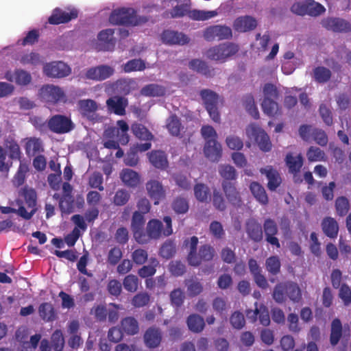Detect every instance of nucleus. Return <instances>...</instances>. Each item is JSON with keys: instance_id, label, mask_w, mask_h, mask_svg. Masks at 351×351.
I'll return each instance as SVG.
<instances>
[{"instance_id": "31", "label": "nucleus", "mask_w": 351, "mask_h": 351, "mask_svg": "<svg viewBox=\"0 0 351 351\" xmlns=\"http://www.w3.org/2000/svg\"><path fill=\"white\" fill-rule=\"evenodd\" d=\"M245 230L247 236L254 242H260L263 239V228L255 219H249L245 223Z\"/></svg>"}, {"instance_id": "53", "label": "nucleus", "mask_w": 351, "mask_h": 351, "mask_svg": "<svg viewBox=\"0 0 351 351\" xmlns=\"http://www.w3.org/2000/svg\"><path fill=\"white\" fill-rule=\"evenodd\" d=\"M64 338L61 330L56 329L51 335V344L54 351H62L64 346Z\"/></svg>"}, {"instance_id": "24", "label": "nucleus", "mask_w": 351, "mask_h": 351, "mask_svg": "<svg viewBox=\"0 0 351 351\" xmlns=\"http://www.w3.org/2000/svg\"><path fill=\"white\" fill-rule=\"evenodd\" d=\"M248 267L256 285L262 289H266L269 287V284L265 276L262 274V269L257 261L254 258H250Z\"/></svg>"}, {"instance_id": "1", "label": "nucleus", "mask_w": 351, "mask_h": 351, "mask_svg": "<svg viewBox=\"0 0 351 351\" xmlns=\"http://www.w3.org/2000/svg\"><path fill=\"white\" fill-rule=\"evenodd\" d=\"M163 221L165 223V227L159 219H152L149 220L147 224L146 230L142 234L138 243L146 244L152 239H158L161 236L168 237L171 235L173 233L171 217H164Z\"/></svg>"}, {"instance_id": "40", "label": "nucleus", "mask_w": 351, "mask_h": 351, "mask_svg": "<svg viewBox=\"0 0 351 351\" xmlns=\"http://www.w3.org/2000/svg\"><path fill=\"white\" fill-rule=\"evenodd\" d=\"M38 313L45 322H53L56 319V313L53 305L49 302L42 303L38 307Z\"/></svg>"}, {"instance_id": "63", "label": "nucleus", "mask_w": 351, "mask_h": 351, "mask_svg": "<svg viewBox=\"0 0 351 351\" xmlns=\"http://www.w3.org/2000/svg\"><path fill=\"white\" fill-rule=\"evenodd\" d=\"M188 200L182 197H176L172 202V208L178 214H184L189 210Z\"/></svg>"}, {"instance_id": "56", "label": "nucleus", "mask_w": 351, "mask_h": 351, "mask_svg": "<svg viewBox=\"0 0 351 351\" xmlns=\"http://www.w3.org/2000/svg\"><path fill=\"white\" fill-rule=\"evenodd\" d=\"M176 252V246L174 241H166L160 249V255L166 259L171 258Z\"/></svg>"}, {"instance_id": "55", "label": "nucleus", "mask_w": 351, "mask_h": 351, "mask_svg": "<svg viewBox=\"0 0 351 351\" xmlns=\"http://www.w3.org/2000/svg\"><path fill=\"white\" fill-rule=\"evenodd\" d=\"M194 195L199 202H206L210 196V189L204 184H196L194 186Z\"/></svg>"}, {"instance_id": "59", "label": "nucleus", "mask_w": 351, "mask_h": 351, "mask_svg": "<svg viewBox=\"0 0 351 351\" xmlns=\"http://www.w3.org/2000/svg\"><path fill=\"white\" fill-rule=\"evenodd\" d=\"M105 135L106 137H112L115 135L118 137V142L123 145H127L130 141L129 135L128 132H120L118 129L115 127L110 128L105 131Z\"/></svg>"}, {"instance_id": "33", "label": "nucleus", "mask_w": 351, "mask_h": 351, "mask_svg": "<svg viewBox=\"0 0 351 351\" xmlns=\"http://www.w3.org/2000/svg\"><path fill=\"white\" fill-rule=\"evenodd\" d=\"M260 172L266 176L268 183L269 190L275 191L281 184V178L278 172L271 166H267L265 168H261Z\"/></svg>"}, {"instance_id": "2", "label": "nucleus", "mask_w": 351, "mask_h": 351, "mask_svg": "<svg viewBox=\"0 0 351 351\" xmlns=\"http://www.w3.org/2000/svg\"><path fill=\"white\" fill-rule=\"evenodd\" d=\"M272 297L278 304L285 302L287 298L293 303H298L302 300V294L298 283L286 281L279 282L274 287Z\"/></svg>"}, {"instance_id": "20", "label": "nucleus", "mask_w": 351, "mask_h": 351, "mask_svg": "<svg viewBox=\"0 0 351 351\" xmlns=\"http://www.w3.org/2000/svg\"><path fill=\"white\" fill-rule=\"evenodd\" d=\"M263 229L266 241L276 248H280L279 240L276 237L278 231L276 222L271 218L266 219L263 223Z\"/></svg>"}, {"instance_id": "45", "label": "nucleus", "mask_w": 351, "mask_h": 351, "mask_svg": "<svg viewBox=\"0 0 351 351\" xmlns=\"http://www.w3.org/2000/svg\"><path fill=\"white\" fill-rule=\"evenodd\" d=\"M159 265V261L156 258H149V264L143 265L138 270V274L143 278L153 276L156 272V267Z\"/></svg>"}, {"instance_id": "10", "label": "nucleus", "mask_w": 351, "mask_h": 351, "mask_svg": "<svg viewBox=\"0 0 351 351\" xmlns=\"http://www.w3.org/2000/svg\"><path fill=\"white\" fill-rule=\"evenodd\" d=\"M200 96L211 119L215 122H219L220 121L217 108L219 95L210 89H203L200 91Z\"/></svg>"}, {"instance_id": "52", "label": "nucleus", "mask_w": 351, "mask_h": 351, "mask_svg": "<svg viewBox=\"0 0 351 351\" xmlns=\"http://www.w3.org/2000/svg\"><path fill=\"white\" fill-rule=\"evenodd\" d=\"M167 128L172 136H178L180 134L182 123L176 114L171 115L167 119Z\"/></svg>"}, {"instance_id": "57", "label": "nucleus", "mask_w": 351, "mask_h": 351, "mask_svg": "<svg viewBox=\"0 0 351 351\" xmlns=\"http://www.w3.org/2000/svg\"><path fill=\"white\" fill-rule=\"evenodd\" d=\"M335 209L339 216L346 215L350 210L348 199L344 196L338 197L335 200Z\"/></svg>"}, {"instance_id": "38", "label": "nucleus", "mask_w": 351, "mask_h": 351, "mask_svg": "<svg viewBox=\"0 0 351 351\" xmlns=\"http://www.w3.org/2000/svg\"><path fill=\"white\" fill-rule=\"evenodd\" d=\"M149 160L152 165L158 169H165L168 166V160L165 153L160 150L152 151L149 154Z\"/></svg>"}, {"instance_id": "3", "label": "nucleus", "mask_w": 351, "mask_h": 351, "mask_svg": "<svg viewBox=\"0 0 351 351\" xmlns=\"http://www.w3.org/2000/svg\"><path fill=\"white\" fill-rule=\"evenodd\" d=\"M190 3H184L180 5H177L172 8L169 12L171 18H180L185 15L194 21H206L212 19L218 15V12L216 10L212 11H204L199 10H190ZM168 14L167 12H166Z\"/></svg>"}, {"instance_id": "7", "label": "nucleus", "mask_w": 351, "mask_h": 351, "mask_svg": "<svg viewBox=\"0 0 351 351\" xmlns=\"http://www.w3.org/2000/svg\"><path fill=\"white\" fill-rule=\"evenodd\" d=\"M40 99L51 104L66 102V97L64 90L59 86L53 84L43 86L39 92Z\"/></svg>"}, {"instance_id": "54", "label": "nucleus", "mask_w": 351, "mask_h": 351, "mask_svg": "<svg viewBox=\"0 0 351 351\" xmlns=\"http://www.w3.org/2000/svg\"><path fill=\"white\" fill-rule=\"evenodd\" d=\"M21 195L23 197L28 208H35L37 195L34 189L27 186L23 187L21 191Z\"/></svg>"}, {"instance_id": "36", "label": "nucleus", "mask_w": 351, "mask_h": 351, "mask_svg": "<svg viewBox=\"0 0 351 351\" xmlns=\"http://www.w3.org/2000/svg\"><path fill=\"white\" fill-rule=\"evenodd\" d=\"M120 178L124 184L130 188H136L140 184L138 173L130 169H123Z\"/></svg>"}, {"instance_id": "42", "label": "nucleus", "mask_w": 351, "mask_h": 351, "mask_svg": "<svg viewBox=\"0 0 351 351\" xmlns=\"http://www.w3.org/2000/svg\"><path fill=\"white\" fill-rule=\"evenodd\" d=\"M186 324L189 329L195 333L201 332L205 326L204 318L197 314L190 315L187 317Z\"/></svg>"}, {"instance_id": "35", "label": "nucleus", "mask_w": 351, "mask_h": 351, "mask_svg": "<svg viewBox=\"0 0 351 351\" xmlns=\"http://www.w3.org/2000/svg\"><path fill=\"white\" fill-rule=\"evenodd\" d=\"M247 316L252 319V322H255L258 318L260 324L264 326H267L270 324L269 311L263 305H261L259 308H256L254 311H248Z\"/></svg>"}, {"instance_id": "48", "label": "nucleus", "mask_w": 351, "mask_h": 351, "mask_svg": "<svg viewBox=\"0 0 351 351\" xmlns=\"http://www.w3.org/2000/svg\"><path fill=\"white\" fill-rule=\"evenodd\" d=\"M330 70L325 66H319L313 69V78L319 84H324L331 78Z\"/></svg>"}, {"instance_id": "21", "label": "nucleus", "mask_w": 351, "mask_h": 351, "mask_svg": "<svg viewBox=\"0 0 351 351\" xmlns=\"http://www.w3.org/2000/svg\"><path fill=\"white\" fill-rule=\"evenodd\" d=\"M146 190L149 197L154 200L155 205L165 197V190L160 182L156 180H150L146 184Z\"/></svg>"}, {"instance_id": "30", "label": "nucleus", "mask_w": 351, "mask_h": 351, "mask_svg": "<svg viewBox=\"0 0 351 351\" xmlns=\"http://www.w3.org/2000/svg\"><path fill=\"white\" fill-rule=\"evenodd\" d=\"M323 233L331 239H336L338 236L339 227L335 219L331 217H324L321 222Z\"/></svg>"}, {"instance_id": "64", "label": "nucleus", "mask_w": 351, "mask_h": 351, "mask_svg": "<svg viewBox=\"0 0 351 351\" xmlns=\"http://www.w3.org/2000/svg\"><path fill=\"white\" fill-rule=\"evenodd\" d=\"M219 173L220 176L224 179L223 181L230 182V180H236L237 177V173L235 169L230 165H221L219 167Z\"/></svg>"}, {"instance_id": "60", "label": "nucleus", "mask_w": 351, "mask_h": 351, "mask_svg": "<svg viewBox=\"0 0 351 351\" xmlns=\"http://www.w3.org/2000/svg\"><path fill=\"white\" fill-rule=\"evenodd\" d=\"M187 287V292L190 297H195L203 291L202 283L196 280L191 279L185 281Z\"/></svg>"}, {"instance_id": "17", "label": "nucleus", "mask_w": 351, "mask_h": 351, "mask_svg": "<svg viewBox=\"0 0 351 351\" xmlns=\"http://www.w3.org/2000/svg\"><path fill=\"white\" fill-rule=\"evenodd\" d=\"M162 340V332L156 326L149 327L143 335L145 346L149 349H155L160 346Z\"/></svg>"}, {"instance_id": "14", "label": "nucleus", "mask_w": 351, "mask_h": 351, "mask_svg": "<svg viewBox=\"0 0 351 351\" xmlns=\"http://www.w3.org/2000/svg\"><path fill=\"white\" fill-rule=\"evenodd\" d=\"M322 25L327 30L337 33L351 32V23L339 17H328L322 21Z\"/></svg>"}, {"instance_id": "46", "label": "nucleus", "mask_w": 351, "mask_h": 351, "mask_svg": "<svg viewBox=\"0 0 351 351\" xmlns=\"http://www.w3.org/2000/svg\"><path fill=\"white\" fill-rule=\"evenodd\" d=\"M145 68V62L141 58L130 60L122 65L123 71L128 73L134 71H143Z\"/></svg>"}, {"instance_id": "6", "label": "nucleus", "mask_w": 351, "mask_h": 351, "mask_svg": "<svg viewBox=\"0 0 351 351\" xmlns=\"http://www.w3.org/2000/svg\"><path fill=\"white\" fill-rule=\"evenodd\" d=\"M239 49L238 45L233 43H221L208 49L206 56L210 60L223 62L228 58L236 54Z\"/></svg>"}, {"instance_id": "58", "label": "nucleus", "mask_w": 351, "mask_h": 351, "mask_svg": "<svg viewBox=\"0 0 351 351\" xmlns=\"http://www.w3.org/2000/svg\"><path fill=\"white\" fill-rule=\"evenodd\" d=\"M139 280L136 275L129 274L126 276L123 280L124 289L131 293H134L138 287Z\"/></svg>"}, {"instance_id": "23", "label": "nucleus", "mask_w": 351, "mask_h": 351, "mask_svg": "<svg viewBox=\"0 0 351 351\" xmlns=\"http://www.w3.org/2000/svg\"><path fill=\"white\" fill-rule=\"evenodd\" d=\"M114 31L112 29H106L101 31L97 36L99 50L112 51L115 46L114 38Z\"/></svg>"}, {"instance_id": "11", "label": "nucleus", "mask_w": 351, "mask_h": 351, "mask_svg": "<svg viewBox=\"0 0 351 351\" xmlns=\"http://www.w3.org/2000/svg\"><path fill=\"white\" fill-rule=\"evenodd\" d=\"M49 130L56 134H66L71 132L75 127L71 119L62 114L52 116L47 124Z\"/></svg>"}, {"instance_id": "13", "label": "nucleus", "mask_w": 351, "mask_h": 351, "mask_svg": "<svg viewBox=\"0 0 351 351\" xmlns=\"http://www.w3.org/2000/svg\"><path fill=\"white\" fill-rule=\"evenodd\" d=\"M43 72L50 77L62 78L70 75L71 69L62 61H54L47 63L43 67Z\"/></svg>"}, {"instance_id": "37", "label": "nucleus", "mask_w": 351, "mask_h": 351, "mask_svg": "<svg viewBox=\"0 0 351 351\" xmlns=\"http://www.w3.org/2000/svg\"><path fill=\"white\" fill-rule=\"evenodd\" d=\"M343 335V326L339 318H335L330 325V343L332 346L338 344Z\"/></svg>"}, {"instance_id": "27", "label": "nucleus", "mask_w": 351, "mask_h": 351, "mask_svg": "<svg viewBox=\"0 0 351 351\" xmlns=\"http://www.w3.org/2000/svg\"><path fill=\"white\" fill-rule=\"evenodd\" d=\"M205 156L212 162H218L221 157L222 149L217 141H208L204 147Z\"/></svg>"}, {"instance_id": "12", "label": "nucleus", "mask_w": 351, "mask_h": 351, "mask_svg": "<svg viewBox=\"0 0 351 351\" xmlns=\"http://www.w3.org/2000/svg\"><path fill=\"white\" fill-rule=\"evenodd\" d=\"M249 136H252L259 149L264 152H269L272 145L267 134L259 126L252 124L247 130Z\"/></svg>"}, {"instance_id": "8", "label": "nucleus", "mask_w": 351, "mask_h": 351, "mask_svg": "<svg viewBox=\"0 0 351 351\" xmlns=\"http://www.w3.org/2000/svg\"><path fill=\"white\" fill-rule=\"evenodd\" d=\"M203 37L208 42L230 40L232 38V31L230 27L225 25H213L204 30Z\"/></svg>"}, {"instance_id": "25", "label": "nucleus", "mask_w": 351, "mask_h": 351, "mask_svg": "<svg viewBox=\"0 0 351 351\" xmlns=\"http://www.w3.org/2000/svg\"><path fill=\"white\" fill-rule=\"evenodd\" d=\"M257 26L256 20L251 16H243L237 18L233 23V28L238 32H247L254 30Z\"/></svg>"}, {"instance_id": "43", "label": "nucleus", "mask_w": 351, "mask_h": 351, "mask_svg": "<svg viewBox=\"0 0 351 351\" xmlns=\"http://www.w3.org/2000/svg\"><path fill=\"white\" fill-rule=\"evenodd\" d=\"M131 130L133 134L140 140L151 141L154 138L153 134L144 125L141 123H132L131 126Z\"/></svg>"}, {"instance_id": "28", "label": "nucleus", "mask_w": 351, "mask_h": 351, "mask_svg": "<svg viewBox=\"0 0 351 351\" xmlns=\"http://www.w3.org/2000/svg\"><path fill=\"white\" fill-rule=\"evenodd\" d=\"M128 104L127 99L123 97H112L106 101L108 110L120 116L125 114V108Z\"/></svg>"}, {"instance_id": "62", "label": "nucleus", "mask_w": 351, "mask_h": 351, "mask_svg": "<svg viewBox=\"0 0 351 351\" xmlns=\"http://www.w3.org/2000/svg\"><path fill=\"white\" fill-rule=\"evenodd\" d=\"M306 157L309 162L323 161L326 155L320 148L311 146L306 152Z\"/></svg>"}, {"instance_id": "15", "label": "nucleus", "mask_w": 351, "mask_h": 351, "mask_svg": "<svg viewBox=\"0 0 351 351\" xmlns=\"http://www.w3.org/2000/svg\"><path fill=\"white\" fill-rule=\"evenodd\" d=\"M77 16L78 11L75 8L66 11L56 8L52 11L51 15L48 19V22L51 25L66 23L73 19H77Z\"/></svg>"}, {"instance_id": "49", "label": "nucleus", "mask_w": 351, "mask_h": 351, "mask_svg": "<svg viewBox=\"0 0 351 351\" xmlns=\"http://www.w3.org/2000/svg\"><path fill=\"white\" fill-rule=\"evenodd\" d=\"M75 199L72 195H62L59 201V208L64 214H71L74 211Z\"/></svg>"}, {"instance_id": "4", "label": "nucleus", "mask_w": 351, "mask_h": 351, "mask_svg": "<svg viewBox=\"0 0 351 351\" xmlns=\"http://www.w3.org/2000/svg\"><path fill=\"white\" fill-rule=\"evenodd\" d=\"M109 21L112 25H137L141 22H146L147 19H138L136 11L133 8H122L114 10L111 12Z\"/></svg>"}, {"instance_id": "39", "label": "nucleus", "mask_w": 351, "mask_h": 351, "mask_svg": "<svg viewBox=\"0 0 351 351\" xmlns=\"http://www.w3.org/2000/svg\"><path fill=\"white\" fill-rule=\"evenodd\" d=\"M250 189L256 200L261 204L267 205L268 204L269 199L265 189L258 182H252L250 186Z\"/></svg>"}, {"instance_id": "5", "label": "nucleus", "mask_w": 351, "mask_h": 351, "mask_svg": "<svg viewBox=\"0 0 351 351\" xmlns=\"http://www.w3.org/2000/svg\"><path fill=\"white\" fill-rule=\"evenodd\" d=\"M264 99L261 104L263 110L269 117H274L278 114L279 106L275 101L278 97V91L276 87L270 83L265 84L263 87Z\"/></svg>"}, {"instance_id": "50", "label": "nucleus", "mask_w": 351, "mask_h": 351, "mask_svg": "<svg viewBox=\"0 0 351 351\" xmlns=\"http://www.w3.org/2000/svg\"><path fill=\"white\" fill-rule=\"evenodd\" d=\"M141 93L143 95L149 97H161L165 95V89L163 86L156 84H150L144 86Z\"/></svg>"}, {"instance_id": "34", "label": "nucleus", "mask_w": 351, "mask_h": 351, "mask_svg": "<svg viewBox=\"0 0 351 351\" xmlns=\"http://www.w3.org/2000/svg\"><path fill=\"white\" fill-rule=\"evenodd\" d=\"M198 243L199 239L196 236L187 238L183 242L182 247L187 252L186 259L189 265H191V263H195V261H196L197 260L196 255Z\"/></svg>"}, {"instance_id": "61", "label": "nucleus", "mask_w": 351, "mask_h": 351, "mask_svg": "<svg viewBox=\"0 0 351 351\" xmlns=\"http://www.w3.org/2000/svg\"><path fill=\"white\" fill-rule=\"evenodd\" d=\"M265 266L268 272L272 275H277L280 271V261L276 256H272L267 258Z\"/></svg>"}, {"instance_id": "19", "label": "nucleus", "mask_w": 351, "mask_h": 351, "mask_svg": "<svg viewBox=\"0 0 351 351\" xmlns=\"http://www.w3.org/2000/svg\"><path fill=\"white\" fill-rule=\"evenodd\" d=\"M114 70L108 65H99L89 69L86 73L87 79L95 81H102L113 75Z\"/></svg>"}, {"instance_id": "29", "label": "nucleus", "mask_w": 351, "mask_h": 351, "mask_svg": "<svg viewBox=\"0 0 351 351\" xmlns=\"http://www.w3.org/2000/svg\"><path fill=\"white\" fill-rule=\"evenodd\" d=\"M215 254V250L209 244H204L199 247V250L196 255V261L195 263H191V266L198 267L203 262H208L213 259Z\"/></svg>"}, {"instance_id": "32", "label": "nucleus", "mask_w": 351, "mask_h": 351, "mask_svg": "<svg viewBox=\"0 0 351 351\" xmlns=\"http://www.w3.org/2000/svg\"><path fill=\"white\" fill-rule=\"evenodd\" d=\"M24 148L27 156H35L44 152L42 140L37 137H29L25 139Z\"/></svg>"}, {"instance_id": "22", "label": "nucleus", "mask_w": 351, "mask_h": 351, "mask_svg": "<svg viewBox=\"0 0 351 351\" xmlns=\"http://www.w3.org/2000/svg\"><path fill=\"white\" fill-rule=\"evenodd\" d=\"M221 186L229 203L234 207H240L243 202L240 193L237 191L234 184L228 181H223Z\"/></svg>"}, {"instance_id": "51", "label": "nucleus", "mask_w": 351, "mask_h": 351, "mask_svg": "<svg viewBox=\"0 0 351 351\" xmlns=\"http://www.w3.org/2000/svg\"><path fill=\"white\" fill-rule=\"evenodd\" d=\"M5 145L8 149L9 157L12 160H20L21 152L18 143L13 138H9L5 141Z\"/></svg>"}, {"instance_id": "26", "label": "nucleus", "mask_w": 351, "mask_h": 351, "mask_svg": "<svg viewBox=\"0 0 351 351\" xmlns=\"http://www.w3.org/2000/svg\"><path fill=\"white\" fill-rule=\"evenodd\" d=\"M145 217L143 214L138 211H135L132 217L131 229L133 232V236L137 243H139L140 239L142 237L145 230Z\"/></svg>"}, {"instance_id": "16", "label": "nucleus", "mask_w": 351, "mask_h": 351, "mask_svg": "<svg viewBox=\"0 0 351 351\" xmlns=\"http://www.w3.org/2000/svg\"><path fill=\"white\" fill-rule=\"evenodd\" d=\"M289 172L293 175L295 182H301L302 180L298 176L304 164V159L301 154L293 156L289 152L286 155L285 159Z\"/></svg>"}, {"instance_id": "18", "label": "nucleus", "mask_w": 351, "mask_h": 351, "mask_svg": "<svg viewBox=\"0 0 351 351\" xmlns=\"http://www.w3.org/2000/svg\"><path fill=\"white\" fill-rule=\"evenodd\" d=\"M161 40L164 44L169 45H184L189 42V38L184 34L169 29L162 32Z\"/></svg>"}, {"instance_id": "44", "label": "nucleus", "mask_w": 351, "mask_h": 351, "mask_svg": "<svg viewBox=\"0 0 351 351\" xmlns=\"http://www.w3.org/2000/svg\"><path fill=\"white\" fill-rule=\"evenodd\" d=\"M189 68L206 77L213 75V69H210L206 62L199 59H193L190 61Z\"/></svg>"}, {"instance_id": "47", "label": "nucleus", "mask_w": 351, "mask_h": 351, "mask_svg": "<svg viewBox=\"0 0 351 351\" xmlns=\"http://www.w3.org/2000/svg\"><path fill=\"white\" fill-rule=\"evenodd\" d=\"M243 105L248 114L254 119H259V112L252 95L247 94L243 97Z\"/></svg>"}, {"instance_id": "9", "label": "nucleus", "mask_w": 351, "mask_h": 351, "mask_svg": "<svg viewBox=\"0 0 351 351\" xmlns=\"http://www.w3.org/2000/svg\"><path fill=\"white\" fill-rule=\"evenodd\" d=\"M77 108L83 118L93 123L101 120V117L97 113L99 106L95 100L91 99H80L77 103Z\"/></svg>"}, {"instance_id": "41", "label": "nucleus", "mask_w": 351, "mask_h": 351, "mask_svg": "<svg viewBox=\"0 0 351 351\" xmlns=\"http://www.w3.org/2000/svg\"><path fill=\"white\" fill-rule=\"evenodd\" d=\"M123 332L128 335H134L139 332L138 321L133 317H126L121 322Z\"/></svg>"}]
</instances>
